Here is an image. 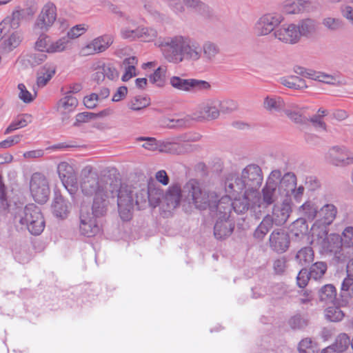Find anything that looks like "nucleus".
Instances as JSON below:
<instances>
[{
  "instance_id": "35",
  "label": "nucleus",
  "mask_w": 353,
  "mask_h": 353,
  "mask_svg": "<svg viewBox=\"0 0 353 353\" xmlns=\"http://www.w3.org/2000/svg\"><path fill=\"white\" fill-rule=\"evenodd\" d=\"M309 0H286L283 6V11L288 14H298L307 10Z\"/></svg>"
},
{
  "instance_id": "31",
  "label": "nucleus",
  "mask_w": 353,
  "mask_h": 353,
  "mask_svg": "<svg viewBox=\"0 0 353 353\" xmlns=\"http://www.w3.org/2000/svg\"><path fill=\"white\" fill-rule=\"evenodd\" d=\"M23 40V34L21 31L10 32L8 37H5L1 43V51L3 53L11 52L18 47Z\"/></svg>"
},
{
  "instance_id": "64",
  "label": "nucleus",
  "mask_w": 353,
  "mask_h": 353,
  "mask_svg": "<svg viewBox=\"0 0 353 353\" xmlns=\"http://www.w3.org/2000/svg\"><path fill=\"white\" fill-rule=\"evenodd\" d=\"M217 109L219 110V113L230 114L237 109V104L232 100L220 101V104L217 105Z\"/></svg>"
},
{
  "instance_id": "60",
  "label": "nucleus",
  "mask_w": 353,
  "mask_h": 353,
  "mask_svg": "<svg viewBox=\"0 0 353 353\" xmlns=\"http://www.w3.org/2000/svg\"><path fill=\"white\" fill-rule=\"evenodd\" d=\"M158 36V32L153 28L140 26V39L143 41L150 42L154 40Z\"/></svg>"
},
{
  "instance_id": "16",
  "label": "nucleus",
  "mask_w": 353,
  "mask_h": 353,
  "mask_svg": "<svg viewBox=\"0 0 353 353\" xmlns=\"http://www.w3.org/2000/svg\"><path fill=\"white\" fill-rule=\"evenodd\" d=\"M210 210L217 219H230L232 210V203L231 198L225 195L221 199H214V202L210 205Z\"/></svg>"
},
{
  "instance_id": "15",
  "label": "nucleus",
  "mask_w": 353,
  "mask_h": 353,
  "mask_svg": "<svg viewBox=\"0 0 353 353\" xmlns=\"http://www.w3.org/2000/svg\"><path fill=\"white\" fill-rule=\"evenodd\" d=\"M283 20L281 14L269 13L262 16L255 25V32L259 36L270 34Z\"/></svg>"
},
{
  "instance_id": "3",
  "label": "nucleus",
  "mask_w": 353,
  "mask_h": 353,
  "mask_svg": "<svg viewBox=\"0 0 353 353\" xmlns=\"http://www.w3.org/2000/svg\"><path fill=\"white\" fill-rule=\"evenodd\" d=\"M14 223L17 228L27 229L33 235H39L45 228V220L39 208L34 204L23 206L16 203L12 208Z\"/></svg>"
},
{
  "instance_id": "11",
  "label": "nucleus",
  "mask_w": 353,
  "mask_h": 353,
  "mask_svg": "<svg viewBox=\"0 0 353 353\" xmlns=\"http://www.w3.org/2000/svg\"><path fill=\"white\" fill-rule=\"evenodd\" d=\"M113 37L110 34H103L99 36L85 46H83L79 51V54L83 57L100 54L107 50L113 43Z\"/></svg>"
},
{
  "instance_id": "49",
  "label": "nucleus",
  "mask_w": 353,
  "mask_h": 353,
  "mask_svg": "<svg viewBox=\"0 0 353 353\" xmlns=\"http://www.w3.org/2000/svg\"><path fill=\"white\" fill-rule=\"evenodd\" d=\"M150 104V99L146 97L136 96L128 103V107L134 111H138L148 107Z\"/></svg>"
},
{
  "instance_id": "7",
  "label": "nucleus",
  "mask_w": 353,
  "mask_h": 353,
  "mask_svg": "<svg viewBox=\"0 0 353 353\" xmlns=\"http://www.w3.org/2000/svg\"><path fill=\"white\" fill-rule=\"evenodd\" d=\"M281 176L280 170H273L269 174L265 185L262 189L261 199L256 196V201L259 208H266L274 204L279 199V194H282L279 191L278 181Z\"/></svg>"
},
{
  "instance_id": "9",
  "label": "nucleus",
  "mask_w": 353,
  "mask_h": 353,
  "mask_svg": "<svg viewBox=\"0 0 353 353\" xmlns=\"http://www.w3.org/2000/svg\"><path fill=\"white\" fill-rule=\"evenodd\" d=\"M137 200L136 203L138 205V210L144 208L147 203L155 208L161 200H163V190L159 188L154 187L153 184H148L147 188H139L137 192Z\"/></svg>"
},
{
  "instance_id": "48",
  "label": "nucleus",
  "mask_w": 353,
  "mask_h": 353,
  "mask_svg": "<svg viewBox=\"0 0 353 353\" xmlns=\"http://www.w3.org/2000/svg\"><path fill=\"white\" fill-rule=\"evenodd\" d=\"M46 59L47 55L41 52L28 54L23 57V61L34 68L43 63Z\"/></svg>"
},
{
  "instance_id": "12",
  "label": "nucleus",
  "mask_w": 353,
  "mask_h": 353,
  "mask_svg": "<svg viewBox=\"0 0 353 353\" xmlns=\"http://www.w3.org/2000/svg\"><path fill=\"white\" fill-rule=\"evenodd\" d=\"M59 176L65 189L72 195L77 191V174L73 167L67 162L63 161L57 166Z\"/></svg>"
},
{
  "instance_id": "40",
  "label": "nucleus",
  "mask_w": 353,
  "mask_h": 353,
  "mask_svg": "<svg viewBox=\"0 0 353 353\" xmlns=\"http://www.w3.org/2000/svg\"><path fill=\"white\" fill-rule=\"evenodd\" d=\"M299 211L303 216L301 219H305V221L307 220L312 221L319 217V208L316 203L312 201L305 202L301 206H300Z\"/></svg>"
},
{
  "instance_id": "62",
  "label": "nucleus",
  "mask_w": 353,
  "mask_h": 353,
  "mask_svg": "<svg viewBox=\"0 0 353 353\" xmlns=\"http://www.w3.org/2000/svg\"><path fill=\"white\" fill-rule=\"evenodd\" d=\"M341 245L346 248L353 246V227L349 226L344 229L341 236Z\"/></svg>"
},
{
  "instance_id": "30",
  "label": "nucleus",
  "mask_w": 353,
  "mask_h": 353,
  "mask_svg": "<svg viewBox=\"0 0 353 353\" xmlns=\"http://www.w3.org/2000/svg\"><path fill=\"white\" fill-rule=\"evenodd\" d=\"M181 196V188L179 184H172L168 188L163 196V202L166 203L168 210L179 206Z\"/></svg>"
},
{
  "instance_id": "37",
  "label": "nucleus",
  "mask_w": 353,
  "mask_h": 353,
  "mask_svg": "<svg viewBox=\"0 0 353 353\" xmlns=\"http://www.w3.org/2000/svg\"><path fill=\"white\" fill-rule=\"evenodd\" d=\"M337 208L333 204L324 205L319 212L318 222L325 225H330L335 219Z\"/></svg>"
},
{
  "instance_id": "38",
  "label": "nucleus",
  "mask_w": 353,
  "mask_h": 353,
  "mask_svg": "<svg viewBox=\"0 0 353 353\" xmlns=\"http://www.w3.org/2000/svg\"><path fill=\"white\" fill-rule=\"evenodd\" d=\"M263 108L270 112L284 111L285 104L279 96H267L263 101Z\"/></svg>"
},
{
  "instance_id": "61",
  "label": "nucleus",
  "mask_w": 353,
  "mask_h": 353,
  "mask_svg": "<svg viewBox=\"0 0 353 353\" xmlns=\"http://www.w3.org/2000/svg\"><path fill=\"white\" fill-rule=\"evenodd\" d=\"M139 34L140 26H138L134 29H132L129 27H125L121 30V36L124 39L134 41L137 39H140Z\"/></svg>"
},
{
  "instance_id": "56",
  "label": "nucleus",
  "mask_w": 353,
  "mask_h": 353,
  "mask_svg": "<svg viewBox=\"0 0 353 353\" xmlns=\"http://www.w3.org/2000/svg\"><path fill=\"white\" fill-rule=\"evenodd\" d=\"M12 205L8 201L6 194V186L3 182L2 176L0 174V210H11Z\"/></svg>"
},
{
  "instance_id": "44",
  "label": "nucleus",
  "mask_w": 353,
  "mask_h": 353,
  "mask_svg": "<svg viewBox=\"0 0 353 353\" xmlns=\"http://www.w3.org/2000/svg\"><path fill=\"white\" fill-rule=\"evenodd\" d=\"M318 294L320 301L333 303L336 296V290L332 284H326L319 289Z\"/></svg>"
},
{
  "instance_id": "45",
  "label": "nucleus",
  "mask_w": 353,
  "mask_h": 353,
  "mask_svg": "<svg viewBox=\"0 0 353 353\" xmlns=\"http://www.w3.org/2000/svg\"><path fill=\"white\" fill-rule=\"evenodd\" d=\"M280 82L284 86L291 89L300 90L307 88L305 80L297 76L291 75L283 77Z\"/></svg>"
},
{
  "instance_id": "34",
  "label": "nucleus",
  "mask_w": 353,
  "mask_h": 353,
  "mask_svg": "<svg viewBox=\"0 0 353 353\" xmlns=\"http://www.w3.org/2000/svg\"><path fill=\"white\" fill-rule=\"evenodd\" d=\"M56 73V66L53 63H46L37 72V85L43 88L47 85Z\"/></svg>"
},
{
  "instance_id": "33",
  "label": "nucleus",
  "mask_w": 353,
  "mask_h": 353,
  "mask_svg": "<svg viewBox=\"0 0 353 353\" xmlns=\"http://www.w3.org/2000/svg\"><path fill=\"white\" fill-rule=\"evenodd\" d=\"M52 207L53 214L64 219L70 212V204L61 195H56Z\"/></svg>"
},
{
  "instance_id": "2",
  "label": "nucleus",
  "mask_w": 353,
  "mask_h": 353,
  "mask_svg": "<svg viewBox=\"0 0 353 353\" xmlns=\"http://www.w3.org/2000/svg\"><path fill=\"white\" fill-rule=\"evenodd\" d=\"M263 182L261 168L256 164H249L241 171V175L230 174L225 181V189L229 193L242 192L251 193V196L256 195L257 190Z\"/></svg>"
},
{
  "instance_id": "23",
  "label": "nucleus",
  "mask_w": 353,
  "mask_h": 353,
  "mask_svg": "<svg viewBox=\"0 0 353 353\" xmlns=\"http://www.w3.org/2000/svg\"><path fill=\"white\" fill-rule=\"evenodd\" d=\"M112 191L114 190L109 188L106 190V192H102L101 194L94 196L92 206V215L95 217H99L106 213L109 205L108 199L112 197Z\"/></svg>"
},
{
  "instance_id": "18",
  "label": "nucleus",
  "mask_w": 353,
  "mask_h": 353,
  "mask_svg": "<svg viewBox=\"0 0 353 353\" xmlns=\"http://www.w3.org/2000/svg\"><path fill=\"white\" fill-rule=\"evenodd\" d=\"M327 159L330 163L336 166H344L353 163V157L345 147L331 148L327 154Z\"/></svg>"
},
{
  "instance_id": "25",
  "label": "nucleus",
  "mask_w": 353,
  "mask_h": 353,
  "mask_svg": "<svg viewBox=\"0 0 353 353\" xmlns=\"http://www.w3.org/2000/svg\"><path fill=\"white\" fill-rule=\"evenodd\" d=\"M291 213L290 202L285 199L280 205H274L271 216L276 225H282L286 223Z\"/></svg>"
},
{
  "instance_id": "21",
  "label": "nucleus",
  "mask_w": 353,
  "mask_h": 353,
  "mask_svg": "<svg viewBox=\"0 0 353 353\" xmlns=\"http://www.w3.org/2000/svg\"><path fill=\"white\" fill-rule=\"evenodd\" d=\"M296 26L300 39L301 37L306 39L314 37L320 29L319 22L312 18H305L299 20Z\"/></svg>"
},
{
  "instance_id": "14",
  "label": "nucleus",
  "mask_w": 353,
  "mask_h": 353,
  "mask_svg": "<svg viewBox=\"0 0 353 353\" xmlns=\"http://www.w3.org/2000/svg\"><path fill=\"white\" fill-rule=\"evenodd\" d=\"M176 139V136L163 141H159V152L181 155L193 152L196 149L195 145L190 143H181Z\"/></svg>"
},
{
  "instance_id": "39",
  "label": "nucleus",
  "mask_w": 353,
  "mask_h": 353,
  "mask_svg": "<svg viewBox=\"0 0 353 353\" xmlns=\"http://www.w3.org/2000/svg\"><path fill=\"white\" fill-rule=\"evenodd\" d=\"M78 105V100L76 97L66 94L61 98L57 103V109L63 115L73 112Z\"/></svg>"
},
{
  "instance_id": "27",
  "label": "nucleus",
  "mask_w": 353,
  "mask_h": 353,
  "mask_svg": "<svg viewBox=\"0 0 353 353\" xmlns=\"http://www.w3.org/2000/svg\"><path fill=\"white\" fill-rule=\"evenodd\" d=\"M234 229V223L230 219H217L214 227V235L222 240L230 236Z\"/></svg>"
},
{
  "instance_id": "5",
  "label": "nucleus",
  "mask_w": 353,
  "mask_h": 353,
  "mask_svg": "<svg viewBox=\"0 0 353 353\" xmlns=\"http://www.w3.org/2000/svg\"><path fill=\"white\" fill-rule=\"evenodd\" d=\"M183 192L187 193V198L196 208L203 210L214 202V199L219 198L214 192H207L203 190L201 184L196 179H190L183 187Z\"/></svg>"
},
{
  "instance_id": "51",
  "label": "nucleus",
  "mask_w": 353,
  "mask_h": 353,
  "mask_svg": "<svg viewBox=\"0 0 353 353\" xmlns=\"http://www.w3.org/2000/svg\"><path fill=\"white\" fill-rule=\"evenodd\" d=\"M344 316L343 312L339 307H328L325 311L326 319L331 322L341 321Z\"/></svg>"
},
{
  "instance_id": "59",
  "label": "nucleus",
  "mask_w": 353,
  "mask_h": 353,
  "mask_svg": "<svg viewBox=\"0 0 353 353\" xmlns=\"http://www.w3.org/2000/svg\"><path fill=\"white\" fill-rule=\"evenodd\" d=\"M184 4L194 11L204 14L208 11V6L200 0H183Z\"/></svg>"
},
{
  "instance_id": "13",
  "label": "nucleus",
  "mask_w": 353,
  "mask_h": 353,
  "mask_svg": "<svg viewBox=\"0 0 353 353\" xmlns=\"http://www.w3.org/2000/svg\"><path fill=\"white\" fill-rule=\"evenodd\" d=\"M57 19V8L52 2H48L42 8L39 14L34 28L43 32L53 25Z\"/></svg>"
},
{
  "instance_id": "58",
  "label": "nucleus",
  "mask_w": 353,
  "mask_h": 353,
  "mask_svg": "<svg viewBox=\"0 0 353 353\" xmlns=\"http://www.w3.org/2000/svg\"><path fill=\"white\" fill-rule=\"evenodd\" d=\"M137 141H145L141 147L149 151H159V141L153 137H139L136 139Z\"/></svg>"
},
{
  "instance_id": "63",
  "label": "nucleus",
  "mask_w": 353,
  "mask_h": 353,
  "mask_svg": "<svg viewBox=\"0 0 353 353\" xmlns=\"http://www.w3.org/2000/svg\"><path fill=\"white\" fill-rule=\"evenodd\" d=\"M27 125L28 121L25 116H19L9 125L6 129L4 134H8L17 129L26 127Z\"/></svg>"
},
{
  "instance_id": "19",
  "label": "nucleus",
  "mask_w": 353,
  "mask_h": 353,
  "mask_svg": "<svg viewBox=\"0 0 353 353\" xmlns=\"http://www.w3.org/2000/svg\"><path fill=\"white\" fill-rule=\"evenodd\" d=\"M270 247L279 253L285 252L290 245L288 234L283 229H276L270 234L269 238Z\"/></svg>"
},
{
  "instance_id": "22",
  "label": "nucleus",
  "mask_w": 353,
  "mask_h": 353,
  "mask_svg": "<svg viewBox=\"0 0 353 353\" xmlns=\"http://www.w3.org/2000/svg\"><path fill=\"white\" fill-rule=\"evenodd\" d=\"M320 248L325 253L334 254L339 261L343 260V254L341 253L342 251L341 235L336 233L330 234Z\"/></svg>"
},
{
  "instance_id": "26",
  "label": "nucleus",
  "mask_w": 353,
  "mask_h": 353,
  "mask_svg": "<svg viewBox=\"0 0 353 353\" xmlns=\"http://www.w3.org/2000/svg\"><path fill=\"white\" fill-rule=\"evenodd\" d=\"M306 108H301L294 103H288L285 109V114L294 123L299 125H307L309 122L308 118L303 115V110Z\"/></svg>"
},
{
  "instance_id": "50",
  "label": "nucleus",
  "mask_w": 353,
  "mask_h": 353,
  "mask_svg": "<svg viewBox=\"0 0 353 353\" xmlns=\"http://www.w3.org/2000/svg\"><path fill=\"white\" fill-rule=\"evenodd\" d=\"M350 343V339L348 335L345 333H341L336 336L332 346L339 353H343L348 348Z\"/></svg>"
},
{
  "instance_id": "47",
  "label": "nucleus",
  "mask_w": 353,
  "mask_h": 353,
  "mask_svg": "<svg viewBox=\"0 0 353 353\" xmlns=\"http://www.w3.org/2000/svg\"><path fill=\"white\" fill-rule=\"evenodd\" d=\"M23 18L21 17L20 13L18 10H15L10 17H8L2 21V26L5 25L10 32L11 30H17Z\"/></svg>"
},
{
  "instance_id": "17",
  "label": "nucleus",
  "mask_w": 353,
  "mask_h": 353,
  "mask_svg": "<svg viewBox=\"0 0 353 353\" xmlns=\"http://www.w3.org/2000/svg\"><path fill=\"white\" fill-rule=\"evenodd\" d=\"M274 35L280 41L288 44H295L301 40L294 23L281 26L274 30Z\"/></svg>"
},
{
  "instance_id": "55",
  "label": "nucleus",
  "mask_w": 353,
  "mask_h": 353,
  "mask_svg": "<svg viewBox=\"0 0 353 353\" xmlns=\"http://www.w3.org/2000/svg\"><path fill=\"white\" fill-rule=\"evenodd\" d=\"M19 91L18 94L19 98L25 103H32L37 97V92L33 94L30 92L23 83H19L17 86Z\"/></svg>"
},
{
  "instance_id": "4",
  "label": "nucleus",
  "mask_w": 353,
  "mask_h": 353,
  "mask_svg": "<svg viewBox=\"0 0 353 353\" xmlns=\"http://www.w3.org/2000/svg\"><path fill=\"white\" fill-rule=\"evenodd\" d=\"M111 189L114 190L112 198L117 197V206L121 218L123 221L130 220L134 208L137 206L138 208L136 200H137V192H139V188L119 184L116 181L112 183Z\"/></svg>"
},
{
  "instance_id": "24",
  "label": "nucleus",
  "mask_w": 353,
  "mask_h": 353,
  "mask_svg": "<svg viewBox=\"0 0 353 353\" xmlns=\"http://www.w3.org/2000/svg\"><path fill=\"white\" fill-rule=\"evenodd\" d=\"M220 101L216 99H210L202 103L199 108L197 119L214 120L219 117V110L217 105Z\"/></svg>"
},
{
  "instance_id": "32",
  "label": "nucleus",
  "mask_w": 353,
  "mask_h": 353,
  "mask_svg": "<svg viewBox=\"0 0 353 353\" xmlns=\"http://www.w3.org/2000/svg\"><path fill=\"white\" fill-rule=\"evenodd\" d=\"M311 235L310 243L321 248L329 235L327 225L321 224L318 221L315 222L311 229Z\"/></svg>"
},
{
  "instance_id": "36",
  "label": "nucleus",
  "mask_w": 353,
  "mask_h": 353,
  "mask_svg": "<svg viewBox=\"0 0 353 353\" xmlns=\"http://www.w3.org/2000/svg\"><path fill=\"white\" fill-rule=\"evenodd\" d=\"M296 176L291 172H286L283 176H281L280 179L278 181L279 191L282 194L288 195L296 188Z\"/></svg>"
},
{
  "instance_id": "1",
  "label": "nucleus",
  "mask_w": 353,
  "mask_h": 353,
  "mask_svg": "<svg viewBox=\"0 0 353 353\" xmlns=\"http://www.w3.org/2000/svg\"><path fill=\"white\" fill-rule=\"evenodd\" d=\"M156 45L169 63L179 64L200 61V43L188 36L176 34L160 38Z\"/></svg>"
},
{
  "instance_id": "54",
  "label": "nucleus",
  "mask_w": 353,
  "mask_h": 353,
  "mask_svg": "<svg viewBox=\"0 0 353 353\" xmlns=\"http://www.w3.org/2000/svg\"><path fill=\"white\" fill-rule=\"evenodd\" d=\"M288 324L293 330H301L307 326L308 319L301 314H296L289 319Z\"/></svg>"
},
{
  "instance_id": "8",
  "label": "nucleus",
  "mask_w": 353,
  "mask_h": 353,
  "mask_svg": "<svg viewBox=\"0 0 353 353\" xmlns=\"http://www.w3.org/2000/svg\"><path fill=\"white\" fill-rule=\"evenodd\" d=\"M30 190L36 202L42 204L47 201L50 194V188L48 182L43 174L36 172L32 175Z\"/></svg>"
},
{
  "instance_id": "28",
  "label": "nucleus",
  "mask_w": 353,
  "mask_h": 353,
  "mask_svg": "<svg viewBox=\"0 0 353 353\" xmlns=\"http://www.w3.org/2000/svg\"><path fill=\"white\" fill-rule=\"evenodd\" d=\"M200 60L210 63L215 61L220 53V48L218 44L211 41H205L202 45L200 44Z\"/></svg>"
},
{
  "instance_id": "10",
  "label": "nucleus",
  "mask_w": 353,
  "mask_h": 353,
  "mask_svg": "<svg viewBox=\"0 0 353 353\" xmlns=\"http://www.w3.org/2000/svg\"><path fill=\"white\" fill-rule=\"evenodd\" d=\"M170 83L176 90L183 92L203 91L211 89L209 82L196 79H182L173 76L170 79Z\"/></svg>"
},
{
  "instance_id": "41",
  "label": "nucleus",
  "mask_w": 353,
  "mask_h": 353,
  "mask_svg": "<svg viewBox=\"0 0 353 353\" xmlns=\"http://www.w3.org/2000/svg\"><path fill=\"white\" fill-rule=\"evenodd\" d=\"M274 224L270 214H267L254 232V237L259 241L264 239Z\"/></svg>"
},
{
  "instance_id": "52",
  "label": "nucleus",
  "mask_w": 353,
  "mask_h": 353,
  "mask_svg": "<svg viewBox=\"0 0 353 353\" xmlns=\"http://www.w3.org/2000/svg\"><path fill=\"white\" fill-rule=\"evenodd\" d=\"M322 24L328 30L335 32L344 26L343 21L339 18L325 17L322 20Z\"/></svg>"
},
{
  "instance_id": "29",
  "label": "nucleus",
  "mask_w": 353,
  "mask_h": 353,
  "mask_svg": "<svg viewBox=\"0 0 353 353\" xmlns=\"http://www.w3.org/2000/svg\"><path fill=\"white\" fill-rule=\"evenodd\" d=\"M256 195L251 196V193L245 192L244 195L236 198L232 203V210L237 214H244L251 206L256 205Z\"/></svg>"
},
{
  "instance_id": "42",
  "label": "nucleus",
  "mask_w": 353,
  "mask_h": 353,
  "mask_svg": "<svg viewBox=\"0 0 353 353\" xmlns=\"http://www.w3.org/2000/svg\"><path fill=\"white\" fill-rule=\"evenodd\" d=\"M307 230L308 225L305 219H298L291 225L290 232L292 239L294 237L297 241L304 239L306 236Z\"/></svg>"
},
{
  "instance_id": "20",
  "label": "nucleus",
  "mask_w": 353,
  "mask_h": 353,
  "mask_svg": "<svg viewBox=\"0 0 353 353\" xmlns=\"http://www.w3.org/2000/svg\"><path fill=\"white\" fill-rule=\"evenodd\" d=\"M80 230L82 234L88 237L94 236L100 232V227L96 217L88 213H85L83 210L80 214Z\"/></svg>"
},
{
  "instance_id": "46",
  "label": "nucleus",
  "mask_w": 353,
  "mask_h": 353,
  "mask_svg": "<svg viewBox=\"0 0 353 353\" xmlns=\"http://www.w3.org/2000/svg\"><path fill=\"white\" fill-rule=\"evenodd\" d=\"M327 270V265L325 262L318 261L313 263L309 269V274L312 280L321 281Z\"/></svg>"
},
{
  "instance_id": "57",
  "label": "nucleus",
  "mask_w": 353,
  "mask_h": 353,
  "mask_svg": "<svg viewBox=\"0 0 353 353\" xmlns=\"http://www.w3.org/2000/svg\"><path fill=\"white\" fill-rule=\"evenodd\" d=\"M68 43L69 39L65 37H62L54 42L50 41V48L47 50V52L54 53L62 52L66 49Z\"/></svg>"
},
{
  "instance_id": "43",
  "label": "nucleus",
  "mask_w": 353,
  "mask_h": 353,
  "mask_svg": "<svg viewBox=\"0 0 353 353\" xmlns=\"http://www.w3.org/2000/svg\"><path fill=\"white\" fill-rule=\"evenodd\" d=\"M314 258V253L311 247H304L300 249L296 256L295 261L301 266H307L313 261Z\"/></svg>"
},
{
  "instance_id": "53",
  "label": "nucleus",
  "mask_w": 353,
  "mask_h": 353,
  "mask_svg": "<svg viewBox=\"0 0 353 353\" xmlns=\"http://www.w3.org/2000/svg\"><path fill=\"white\" fill-rule=\"evenodd\" d=\"M167 71L166 66L159 67L150 77V81L152 83H157L158 86H162L165 82Z\"/></svg>"
},
{
  "instance_id": "6",
  "label": "nucleus",
  "mask_w": 353,
  "mask_h": 353,
  "mask_svg": "<svg viewBox=\"0 0 353 353\" xmlns=\"http://www.w3.org/2000/svg\"><path fill=\"white\" fill-rule=\"evenodd\" d=\"M113 181L108 183L100 178L97 172H92L91 167H86L82 171L80 187L82 193L87 196H95L111 188Z\"/></svg>"
}]
</instances>
